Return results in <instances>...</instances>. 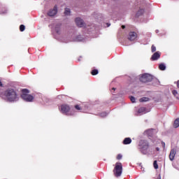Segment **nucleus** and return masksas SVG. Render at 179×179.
Instances as JSON below:
<instances>
[{
	"instance_id": "f257e3e1",
	"label": "nucleus",
	"mask_w": 179,
	"mask_h": 179,
	"mask_svg": "<svg viewBox=\"0 0 179 179\" xmlns=\"http://www.w3.org/2000/svg\"><path fill=\"white\" fill-rule=\"evenodd\" d=\"M0 97L4 100H7V101H9L10 103H14V101H17V100H19L17 92L12 88H8L6 91L0 93Z\"/></svg>"
},
{
	"instance_id": "f03ea898",
	"label": "nucleus",
	"mask_w": 179,
	"mask_h": 179,
	"mask_svg": "<svg viewBox=\"0 0 179 179\" xmlns=\"http://www.w3.org/2000/svg\"><path fill=\"white\" fill-rule=\"evenodd\" d=\"M29 93H30L29 90L27 89L22 90L21 98L22 99V100H24V101H28V102H31V101H33V100H34V96L29 94Z\"/></svg>"
},
{
	"instance_id": "7ed1b4c3",
	"label": "nucleus",
	"mask_w": 179,
	"mask_h": 179,
	"mask_svg": "<svg viewBox=\"0 0 179 179\" xmlns=\"http://www.w3.org/2000/svg\"><path fill=\"white\" fill-rule=\"evenodd\" d=\"M113 174L115 177H121V174H122V164L121 162H116L113 169Z\"/></svg>"
},
{
	"instance_id": "20e7f679",
	"label": "nucleus",
	"mask_w": 179,
	"mask_h": 179,
	"mask_svg": "<svg viewBox=\"0 0 179 179\" xmlns=\"http://www.w3.org/2000/svg\"><path fill=\"white\" fill-rule=\"evenodd\" d=\"M138 149L142 152V153H145V150L149 149V143L146 140H141L138 144Z\"/></svg>"
},
{
	"instance_id": "39448f33",
	"label": "nucleus",
	"mask_w": 179,
	"mask_h": 179,
	"mask_svg": "<svg viewBox=\"0 0 179 179\" xmlns=\"http://www.w3.org/2000/svg\"><path fill=\"white\" fill-rule=\"evenodd\" d=\"M153 80V76L149 73H145L140 78V81L142 83H149V82H152Z\"/></svg>"
},
{
	"instance_id": "423d86ee",
	"label": "nucleus",
	"mask_w": 179,
	"mask_h": 179,
	"mask_svg": "<svg viewBox=\"0 0 179 179\" xmlns=\"http://www.w3.org/2000/svg\"><path fill=\"white\" fill-rule=\"evenodd\" d=\"M60 110L63 114L66 115H72V114L69 113L71 110V107L68 104H63L60 106Z\"/></svg>"
},
{
	"instance_id": "0eeeda50",
	"label": "nucleus",
	"mask_w": 179,
	"mask_h": 179,
	"mask_svg": "<svg viewBox=\"0 0 179 179\" xmlns=\"http://www.w3.org/2000/svg\"><path fill=\"white\" fill-rule=\"evenodd\" d=\"M58 12V7L57 6H55L53 9H50L48 13V15L52 17V16H55V15H57Z\"/></svg>"
},
{
	"instance_id": "6e6552de",
	"label": "nucleus",
	"mask_w": 179,
	"mask_h": 179,
	"mask_svg": "<svg viewBox=\"0 0 179 179\" xmlns=\"http://www.w3.org/2000/svg\"><path fill=\"white\" fill-rule=\"evenodd\" d=\"M138 38V34H136V32L135 31H131L129 34V37L128 39L130 41H134V40H136V38Z\"/></svg>"
},
{
	"instance_id": "1a4fd4ad",
	"label": "nucleus",
	"mask_w": 179,
	"mask_h": 179,
	"mask_svg": "<svg viewBox=\"0 0 179 179\" xmlns=\"http://www.w3.org/2000/svg\"><path fill=\"white\" fill-rule=\"evenodd\" d=\"M176 155H177V150H176V148L171 149L169 153V159L171 160V162H173V160H174Z\"/></svg>"
},
{
	"instance_id": "9d476101",
	"label": "nucleus",
	"mask_w": 179,
	"mask_h": 179,
	"mask_svg": "<svg viewBox=\"0 0 179 179\" xmlns=\"http://www.w3.org/2000/svg\"><path fill=\"white\" fill-rule=\"evenodd\" d=\"M75 22L78 27H85V22H83V20L80 19V17L76 18Z\"/></svg>"
},
{
	"instance_id": "9b49d317",
	"label": "nucleus",
	"mask_w": 179,
	"mask_h": 179,
	"mask_svg": "<svg viewBox=\"0 0 179 179\" xmlns=\"http://www.w3.org/2000/svg\"><path fill=\"white\" fill-rule=\"evenodd\" d=\"M159 58H160V52H156L152 55L150 59L151 61H157V59H159Z\"/></svg>"
},
{
	"instance_id": "f8f14e48",
	"label": "nucleus",
	"mask_w": 179,
	"mask_h": 179,
	"mask_svg": "<svg viewBox=\"0 0 179 179\" xmlns=\"http://www.w3.org/2000/svg\"><path fill=\"white\" fill-rule=\"evenodd\" d=\"M144 135H147L148 136H153V129H148L144 131Z\"/></svg>"
},
{
	"instance_id": "ddd939ff",
	"label": "nucleus",
	"mask_w": 179,
	"mask_h": 179,
	"mask_svg": "<svg viewBox=\"0 0 179 179\" xmlns=\"http://www.w3.org/2000/svg\"><path fill=\"white\" fill-rule=\"evenodd\" d=\"M132 143V139L131 138H125L123 141V145H129V143Z\"/></svg>"
},
{
	"instance_id": "4468645a",
	"label": "nucleus",
	"mask_w": 179,
	"mask_h": 179,
	"mask_svg": "<svg viewBox=\"0 0 179 179\" xmlns=\"http://www.w3.org/2000/svg\"><path fill=\"white\" fill-rule=\"evenodd\" d=\"M145 13V10L144 9H140L138 10V11L137 12L136 16L137 17H139V16H142V14Z\"/></svg>"
},
{
	"instance_id": "2eb2a0df",
	"label": "nucleus",
	"mask_w": 179,
	"mask_h": 179,
	"mask_svg": "<svg viewBox=\"0 0 179 179\" xmlns=\"http://www.w3.org/2000/svg\"><path fill=\"white\" fill-rule=\"evenodd\" d=\"M159 69L160 71H166V65L164 64H163V63L160 64L159 65Z\"/></svg>"
},
{
	"instance_id": "dca6fc26",
	"label": "nucleus",
	"mask_w": 179,
	"mask_h": 179,
	"mask_svg": "<svg viewBox=\"0 0 179 179\" xmlns=\"http://www.w3.org/2000/svg\"><path fill=\"white\" fill-rule=\"evenodd\" d=\"M179 127V118H177L173 123V128H178Z\"/></svg>"
},
{
	"instance_id": "f3484780",
	"label": "nucleus",
	"mask_w": 179,
	"mask_h": 179,
	"mask_svg": "<svg viewBox=\"0 0 179 179\" xmlns=\"http://www.w3.org/2000/svg\"><path fill=\"white\" fill-rule=\"evenodd\" d=\"M150 99L148 97H142L139 99L140 103H145V101H149Z\"/></svg>"
},
{
	"instance_id": "a211bd4d",
	"label": "nucleus",
	"mask_w": 179,
	"mask_h": 179,
	"mask_svg": "<svg viewBox=\"0 0 179 179\" xmlns=\"http://www.w3.org/2000/svg\"><path fill=\"white\" fill-rule=\"evenodd\" d=\"M145 112H146V108H145V107H141L138 110V113H139V114H141L142 113H145Z\"/></svg>"
},
{
	"instance_id": "6ab92c4d",
	"label": "nucleus",
	"mask_w": 179,
	"mask_h": 179,
	"mask_svg": "<svg viewBox=\"0 0 179 179\" xmlns=\"http://www.w3.org/2000/svg\"><path fill=\"white\" fill-rule=\"evenodd\" d=\"M99 74V70L97 69H94L91 71V75H92V76H95V75H98Z\"/></svg>"
},
{
	"instance_id": "aec40b11",
	"label": "nucleus",
	"mask_w": 179,
	"mask_h": 179,
	"mask_svg": "<svg viewBox=\"0 0 179 179\" xmlns=\"http://www.w3.org/2000/svg\"><path fill=\"white\" fill-rule=\"evenodd\" d=\"M108 115V113L106 112H102L99 114V116L101 117V118H104L106 117V116Z\"/></svg>"
},
{
	"instance_id": "412c9836",
	"label": "nucleus",
	"mask_w": 179,
	"mask_h": 179,
	"mask_svg": "<svg viewBox=\"0 0 179 179\" xmlns=\"http://www.w3.org/2000/svg\"><path fill=\"white\" fill-rule=\"evenodd\" d=\"M64 15H71V9L69 8H65V10H64Z\"/></svg>"
},
{
	"instance_id": "4be33fe9",
	"label": "nucleus",
	"mask_w": 179,
	"mask_h": 179,
	"mask_svg": "<svg viewBox=\"0 0 179 179\" xmlns=\"http://www.w3.org/2000/svg\"><path fill=\"white\" fill-rule=\"evenodd\" d=\"M153 166H154V169H155V170H157V169H159V165L157 164V161H154L153 162Z\"/></svg>"
},
{
	"instance_id": "5701e85b",
	"label": "nucleus",
	"mask_w": 179,
	"mask_h": 179,
	"mask_svg": "<svg viewBox=\"0 0 179 179\" xmlns=\"http://www.w3.org/2000/svg\"><path fill=\"white\" fill-rule=\"evenodd\" d=\"M25 29H26V27L24 24H21L20 26V31H24Z\"/></svg>"
},
{
	"instance_id": "b1692460",
	"label": "nucleus",
	"mask_w": 179,
	"mask_h": 179,
	"mask_svg": "<svg viewBox=\"0 0 179 179\" xmlns=\"http://www.w3.org/2000/svg\"><path fill=\"white\" fill-rule=\"evenodd\" d=\"M151 51H152V52H155V51H156V46H155V45H152L151 46Z\"/></svg>"
},
{
	"instance_id": "393cba45",
	"label": "nucleus",
	"mask_w": 179,
	"mask_h": 179,
	"mask_svg": "<svg viewBox=\"0 0 179 179\" xmlns=\"http://www.w3.org/2000/svg\"><path fill=\"white\" fill-rule=\"evenodd\" d=\"M116 159L117 160H121V159H122V155L121 154L117 155L116 157Z\"/></svg>"
},
{
	"instance_id": "a878e982",
	"label": "nucleus",
	"mask_w": 179,
	"mask_h": 179,
	"mask_svg": "<svg viewBox=\"0 0 179 179\" xmlns=\"http://www.w3.org/2000/svg\"><path fill=\"white\" fill-rule=\"evenodd\" d=\"M74 107L76 110H82V108H80V106H79V105H76Z\"/></svg>"
},
{
	"instance_id": "bb28decb",
	"label": "nucleus",
	"mask_w": 179,
	"mask_h": 179,
	"mask_svg": "<svg viewBox=\"0 0 179 179\" xmlns=\"http://www.w3.org/2000/svg\"><path fill=\"white\" fill-rule=\"evenodd\" d=\"M172 94H173V96H177L178 93L177 92V90H173Z\"/></svg>"
},
{
	"instance_id": "cd10ccee",
	"label": "nucleus",
	"mask_w": 179,
	"mask_h": 179,
	"mask_svg": "<svg viewBox=\"0 0 179 179\" xmlns=\"http://www.w3.org/2000/svg\"><path fill=\"white\" fill-rule=\"evenodd\" d=\"M130 100H131V103H135V98L134 96H131Z\"/></svg>"
},
{
	"instance_id": "c85d7f7f",
	"label": "nucleus",
	"mask_w": 179,
	"mask_h": 179,
	"mask_svg": "<svg viewBox=\"0 0 179 179\" xmlns=\"http://www.w3.org/2000/svg\"><path fill=\"white\" fill-rule=\"evenodd\" d=\"M162 145L163 149H166V143H164V141H162Z\"/></svg>"
},
{
	"instance_id": "c756f323",
	"label": "nucleus",
	"mask_w": 179,
	"mask_h": 179,
	"mask_svg": "<svg viewBox=\"0 0 179 179\" xmlns=\"http://www.w3.org/2000/svg\"><path fill=\"white\" fill-rule=\"evenodd\" d=\"M0 87H3V85L2 84V81L1 80V78H0Z\"/></svg>"
},
{
	"instance_id": "7c9ffc66",
	"label": "nucleus",
	"mask_w": 179,
	"mask_h": 179,
	"mask_svg": "<svg viewBox=\"0 0 179 179\" xmlns=\"http://www.w3.org/2000/svg\"><path fill=\"white\" fill-rule=\"evenodd\" d=\"M156 150L157 152H159L160 151V148H159L158 147L156 148Z\"/></svg>"
},
{
	"instance_id": "2f4dec72",
	"label": "nucleus",
	"mask_w": 179,
	"mask_h": 179,
	"mask_svg": "<svg viewBox=\"0 0 179 179\" xmlns=\"http://www.w3.org/2000/svg\"><path fill=\"white\" fill-rule=\"evenodd\" d=\"M177 87H178V89H179V80H178V82H177Z\"/></svg>"
},
{
	"instance_id": "473e14b6",
	"label": "nucleus",
	"mask_w": 179,
	"mask_h": 179,
	"mask_svg": "<svg viewBox=\"0 0 179 179\" xmlns=\"http://www.w3.org/2000/svg\"><path fill=\"white\" fill-rule=\"evenodd\" d=\"M122 29H125V25H122Z\"/></svg>"
},
{
	"instance_id": "72a5a7b5",
	"label": "nucleus",
	"mask_w": 179,
	"mask_h": 179,
	"mask_svg": "<svg viewBox=\"0 0 179 179\" xmlns=\"http://www.w3.org/2000/svg\"><path fill=\"white\" fill-rule=\"evenodd\" d=\"M112 90H115V88H112Z\"/></svg>"
}]
</instances>
